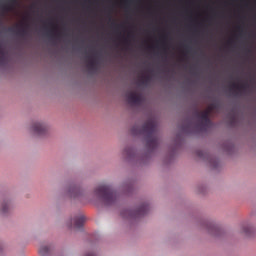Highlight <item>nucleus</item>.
<instances>
[{
  "label": "nucleus",
  "mask_w": 256,
  "mask_h": 256,
  "mask_svg": "<svg viewBox=\"0 0 256 256\" xmlns=\"http://www.w3.org/2000/svg\"><path fill=\"white\" fill-rule=\"evenodd\" d=\"M247 89H249V84H242V85H239V84H236V83H233L231 86H230V91H247Z\"/></svg>",
  "instance_id": "nucleus-10"
},
{
  "label": "nucleus",
  "mask_w": 256,
  "mask_h": 256,
  "mask_svg": "<svg viewBox=\"0 0 256 256\" xmlns=\"http://www.w3.org/2000/svg\"><path fill=\"white\" fill-rule=\"evenodd\" d=\"M9 201H4L2 203V208H1V213H3L5 215V213H8L9 212Z\"/></svg>",
  "instance_id": "nucleus-14"
},
{
  "label": "nucleus",
  "mask_w": 256,
  "mask_h": 256,
  "mask_svg": "<svg viewBox=\"0 0 256 256\" xmlns=\"http://www.w3.org/2000/svg\"><path fill=\"white\" fill-rule=\"evenodd\" d=\"M126 97L130 105H141V103H143V96L138 92H128Z\"/></svg>",
  "instance_id": "nucleus-5"
},
{
  "label": "nucleus",
  "mask_w": 256,
  "mask_h": 256,
  "mask_svg": "<svg viewBox=\"0 0 256 256\" xmlns=\"http://www.w3.org/2000/svg\"><path fill=\"white\" fill-rule=\"evenodd\" d=\"M142 81H143V83H149V81H151V77H149V76H142Z\"/></svg>",
  "instance_id": "nucleus-18"
},
{
  "label": "nucleus",
  "mask_w": 256,
  "mask_h": 256,
  "mask_svg": "<svg viewBox=\"0 0 256 256\" xmlns=\"http://www.w3.org/2000/svg\"><path fill=\"white\" fill-rule=\"evenodd\" d=\"M49 253H51V247H49V246H41L40 247L39 254L41 256H47V255H49Z\"/></svg>",
  "instance_id": "nucleus-13"
},
{
  "label": "nucleus",
  "mask_w": 256,
  "mask_h": 256,
  "mask_svg": "<svg viewBox=\"0 0 256 256\" xmlns=\"http://www.w3.org/2000/svg\"><path fill=\"white\" fill-rule=\"evenodd\" d=\"M247 53H251V49H248V50H247Z\"/></svg>",
  "instance_id": "nucleus-23"
},
{
  "label": "nucleus",
  "mask_w": 256,
  "mask_h": 256,
  "mask_svg": "<svg viewBox=\"0 0 256 256\" xmlns=\"http://www.w3.org/2000/svg\"><path fill=\"white\" fill-rule=\"evenodd\" d=\"M228 44L231 45V40L228 41Z\"/></svg>",
  "instance_id": "nucleus-26"
},
{
  "label": "nucleus",
  "mask_w": 256,
  "mask_h": 256,
  "mask_svg": "<svg viewBox=\"0 0 256 256\" xmlns=\"http://www.w3.org/2000/svg\"><path fill=\"white\" fill-rule=\"evenodd\" d=\"M69 197H77L79 195V187L71 186L68 190Z\"/></svg>",
  "instance_id": "nucleus-12"
},
{
  "label": "nucleus",
  "mask_w": 256,
  "mask_h": 256,
  "mask_svg": "<svg viewBox=\"0 0 256 256\" xmlns=\"http://www.w3.org/2000/svg\"><path fill=\"white\" fill-rule=\"evenodd\" d=\"M87 67L89 71H95L97 69V60L94 56H86Z\"/></svg>",
  "instance_id": "nucleus-7"
},
{
  "label": "nucleus",
  "mask_w": 256,
  "mask_h": 256,
  "mask_svg": "<svg viewBox=\"0 0 256 256\" xmlns=\"http://www.w3.org/2000/svg\"><path fill=\"white\" fill-rule=\"evenodd\" d=\"M124 154H126L127 157H133L135 155V150L131 147H127L124 149Z\"/></svg>",
  "instance_id": "nucleus-15"
},
{
  "label": "nucleus",
  "mask_w": 256,
  "mask_h": 256,
  "mask_svg": "<svg viewBox=\"0 0 256 256\" xmlns=\"http://www.w3.org/2000/svg\"><path fill=\"white\" fill-rule=\"evenodd\" d=\"M149 213V204H142L137 210H125L121 213L122 217L126 219H133L143 217Z\"/></svg>",
  "instance_id": "nucleus-4"
},
{
  "label": "nucleus",
  "mask_w": 256,
  "mask_h": 256,
  "mask_svg": "<svg viewBox=\"0 0 256 256\" xmlns=\"http://www.w3.org/2000/svg\"><path fill=\"white\" fill-rule=\"evenodd\" d=\"M7 51H5V48H3V45L0 44V65H6L7 64Z\"/></svg>",
  "instance_id": "nucleus-11"
},
{
  "label": "nucleus",
  "mask_w": 256,
  "mask_h": 256,
  "mask_svg": "<svg viewBox=\"0 0 256 256\" xmlns=\"http://www.w3.org/2000/svg\"><path fill=\"white\" fill-rule=\"evenodd\" d=\"M57 29V27H54V29L52 30V33H53V31H55Z\"/></svg>",
  "instance_id": "nucleus-24"
},
{
  "label": "nucleus",
  "mask_w": 256,
  "mask_h": 256,
  "mask_svg": "<svg viewBox=\"0 0 256 256\" xmlns=\"http://www.w3.org/2000/svg\"><path fill=\"white\" fill-rule=\"evenodd\" d=\"M85 256H96V255L93 253H87Z\"/></svg>",
  "instance_id": "nucleus-22"
},
{
  "label": "nucleus",
  "mask_w": 256,
  "mask_h": 256,
  "mask_svg": "<svg viewBox=\"0 0 256 256\" xmlns=\"http://www.w3.org/2000/svg\"><path fill=\"white\" fill-rule=\"evenodd\" d=\"M218 107L219 104L214 102L204 111L195 110L194 117L198 120V123L195 125L197 131H207L211 127V119L209 117Z\"/></svg>",
  "instance_id": "nucleus-2"
},
{
  "label": "nucleus",
  "mask_w": 256,
  "mask_h": 256,
  "mask_svg": "<svg viewBox=\"0 0 256 256\" xmlns=\"http://www.w3.org/2000/svg\"><path fill=\"white\" fill-rule=\"evenodd\" d=\"M199 157H201V152H198Z\"/></svg>",
  "instance_id": "nucleus-27"
},
{
  "label": "nucleus",
  "mask_w": 256,
  "mask_h": 256,
  "mask_svg": "<svg viewBox=\"0 0 256 256\" xmlns=\"http://www.w3.org/2000/svg\"><path fill=\"white\" fill-rule=\"evenodd\" d=\"M9 33H15V29L14 28H8Z\"/></svg>",
  "instance_id": "nucleus-21"
},
{
  "label": "nucleus",
  "mask_w": 256,
  "mask_h": 256,
  "mask_svg": "<svg viewBox=\"0 0 256 256\" xmlns=\"http://www.w3.org/2000/svg\"><path fill=\"white\" fill-rule=\"evenodd\" d=\"M94 193L96 197L103 201L104 205L111 206L116 205L119 201V194L111 188L110 185L102 184L99 185L95 190Z\"/></svg>",
  "instance_id": "nucleus-3"
},
{
  "label": "nucleus",
  "mask_w": 256,
  "mask_h": 256,
  "mask_svg": "<svg viewBox=\"0 0 256 256\" xmlns=\"http://www.w3.org/2000/svg\"><path fill=\"white\" fill-rule=\"evenodd\" d=\"M213 167H217V165H213Z\"/></svg>",
  "instance_id": "nucleus-28"
},
{
  "label": "nucleus",
  "mask_w": 256,
  "mask_h": 256,
  "mask_svg": "<svg viewBox=\"0 0 256 256\" xmlns=\"http://www.w3.org/2000/svg\"><path fill=\"white\" fill-rule=\"evenodd\" d=\"M32 131L36 135H45V133H47V127L42 123H34L32 126Z\"/></svg>",
  "instance_id": "nucleus-6"
},
{
  "label": "nucleus",
  "mask_w": 256,
  "mask_h": 256,
  "mask_svg": "<svg viewBox=\"0 0 256 256\" xmlns=\"http://www.w3.org/2000/svg\"><path fill=\"white\" fill-rule=\"evenodd\" d=\"M60 35H61L60 33L56 34L57 37H60Z\"/></svg>",
  "instance_id": "nucleus-25"
},
{
  "label": "nucleus",
  "mask_w": 256,
  "mask_h": 256,
  "mask_svg": "<svg viewBox=\"0 0 256 256\" xmlns=\"http://www.w3.org/2000/svg\"><path fill=\"white\" fill-rule=\"evenodd\" d=\"M189 127H191V123H188L187 126H184V127H183V131H184L185 133H189Z\"/></svg>",
  "instance_id": "nucleus-19"
},
{
  "label": "nucleus",
  "mask_w": 256,
  "mask_h": 256,
  "mask_svg": "<svg viewBox=\"0 0 256 256\" xmlns=\"http://www.w3.org/2000/svg\"><path fill=\"white\" fill-rule=\"evenodd\" d=\"M251 231H253V228H251L250 226H244V227L242 228V232H243L245 235L251 236Z\"/></svg>",
  "instance_id": "nucleus-17"
},
{
  "label": "nucleus",
  "mask_w": 256,
  "mask_h": 256,
  "mask_svg": "<svg viewBox=\"0 0 256 256\" xmlns=\"http://www.w3.org/2000/svg\"><path fill=\"white\" fill-rule=\"evenodd\" d=\"M17 0H9L7 4L2 6L3 13H9V11H13L15 7H17Z\"/></svg>",
  "instance_id": "nucleus-8"
},
{
  "label": "nucleus",
  "mask_w": 256,
  "mask_h": 256,
  "mask_svg": "<svg viewBox=\"0 0 256 256\" xmlns=\"http://www.w3.org/2000/svg\"><path fill=\"white\" fill-rule=\"evenodd\" d=\"M74 227L75 229H81L83 225L85 224L86 218L83 215L77 216L74 218Z\"/></svg>",
  "instance_id": "nucleus-9"
},
{
  "label": "nucleus",
  "mask_w": 256,
  "mask_h": 256,
  "mask_svg": "<svg viewBox=\"0 0 256 256\" xmlns=\"http://www.w3.org/2000/svg\"><path fill=\"white\" fill-rule=\"evenodd\" d=\"M16 35H18L19 37H26V35H27V28H19L16 31Z\"/></svg>",
  "instance_id": "nucleus-16"
},
{
  "label": "nucleus",
  "mask_w": 256,
  "mask_h": 256,
  "mask_svg": "<svg viewBox=\"0 0 256 256\" xmlns=\"http://www.w3.org/2000/svg\"><path fill=\"white\" fill-rule=\"evenodd\" d=\"M134 136L144 135L146 139V147L153 151L159 145V133L157 132V123L153 120H148L143 126L135 125L131 129Z\"/></svg>",
  "instance_id": "nucleus-1"
},
{
  "label": "nucleus",
  "mask_w": 256,
  "mask_h": 256,
  "mask_svg": "<svg viewBox=\"0 0 256 256\" xmlns=\"http://www.w3.org/2000/svg\"><path fill=\"white\" fill-rule=\"evenodd\" d=\"M235 121H236L235 116H231V118H230L231 125H234Z\"/></svg>",
  "instance_id": "nucleus-20"
}]
</instances>
